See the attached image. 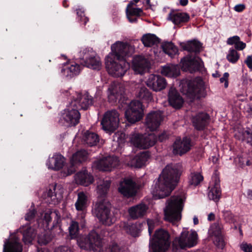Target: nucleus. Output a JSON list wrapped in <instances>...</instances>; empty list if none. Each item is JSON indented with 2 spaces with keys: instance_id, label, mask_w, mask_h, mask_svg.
<instances>
[{
  "instance_id": "obj_1",
  "label": "nucleus",
  "mask_w": 252,
  "mask_h": 252,
  "mask_svg": "<svg viewBox=\"0 0 252 252\" xmlns=\"http://www.w3.org/2000/svg\"><path fill=\"white\" fill-rule=\"evenodd\" d=\"M183 170L180 164L167 165L153 187L152 193L155 199H160L169 195Z\"/></svg>"
},
{
  "instance_id": "obj_2",
  "label": "nucleus",
  "mask_w": 252,
  "mask_h": 252,
  "mask_svg": "<svg viewBox=\"0 0 252 252\" xmlns=\"http://www.w3.org/2000/svg\"><path fill=\"white\" fill-rule=\"evenodd\" d=\"M198 236L196 231L184 228L180 235L176 237L172 242V251H178L186 248H190L196 246L198 243Z\"/></svg>"
},
{
  "instance_id": "obj_3",
  "label": "nucleus",
  "mask_w": 252,
  "mask_h": 252,
  "mask_svg": "<svg viewBox=\"0 0 252 252\" xmlns=\"http://www.w3.org/2000/svg\"><path fill=\"white\" fill-rule=\"evenodd\" d=\"M111 209L110 203L105 199H100L94 205L93 213L101 223L110 226L116 221Z\"/></svg>"
},
{
  "instance_id": "obj_4",
  "label": "nucleus",
  "mask_w": 252,
  "mask_h": 252,
  "mask_svg": "<svg viewBox=\"0 0 252 252\" xmlns=\"http://www.w3.org/2000/svg\"><path fill=\"white\" fill-rule=\"evenodd\" d=\"M184 201L183 196H173L168 200L164 210L165 220L174 223L181 220Z\"/></svg>"
},
{
  "instance_id": "obj_5",
  "label": "nucleus",
  "mask_w": 252,
  "mask_h": 252,
  "mask_svg": "<svg viewBox=\"0 0 252 252\" xmlns=\"http://www.w3.org/2000/svg\"><path fill=\"white\" fill-rule=\"evenodd\" d=\"M78 246L85 250H93L94 252H101L102 243L98 234L91 231L87 236H80L77 238Z\"/></svg>"
},
{
  "instance_id": "obj_6",
  "label": "nucleus",
  "mask_w": 252,
  "mask_h": 252,
  "mask_svg": "<svg viewBox=\"0 0 252 252\" xmlns=\"http://www.w3.org/2000/svg\"><path fill=\"white\" fill-rule=\"evenodd\" d=\"M111 52L106 58L117 60H126L127 57L130 56L135 52L134 45L127 42L118 41L111 47Z\"/></svg>"
},
{
  "instance_id": "obj_7",
  "label": "nucleus",
  "mask_w": 252,
  "mask_h": 252,
  "mask_svg": "<svg viewBox=\"0 0 252 252\" xmlns=\"http://www.w3.org/2000/svg\"><path fill=\"white\" fill-rule=\"evenodd\" d=\"M170 235L162 229L157 230L154 237L150 243V248L153 252H165L170 246Z\"/></svg>"
},
{
  "instance_id": "obj_8",
  "label": "nucleus",
  "mask_w": 252,
  "mask_h": 252,
  "mask_svg": "<svg viewBox=\"0 0 252 252\" xmlns=\"http://www.w3.org/2000/svg\"><path fill=\"white\" fill-rule=\"evenodd\" d=\"M105 65L108 73L115 77L124 76L129 68V64L126 60H117L106 58Z\"/></svg>"
},
{
  "instance_id": "obj_9",
  "label": "nucleus",
  "mask_w": 252,
  "mask_h": 252,
  "mask_svg": "<svg viewBox=\"0 0 252 252\" xmlns=\"http://www.w3.org/2000/svg\"><path fill=\"white\" fill-rule=\"evenodd\" d=\"M76 106L75 102L71 101L62 114L61 120L64 121V124L66 126H74L79 122L80 114Z\"/></svg>"
},
{
  "instance_id": "obj_10",
  "label": "nucleus",
  "mask_w": 252,
  "mask_h": 252,
  "mask_svg": "<svg viewBox=\"0 0 252 252\" xmlns=\"http://www.w3.org/2000/svg\"><path fill=\"white\" fill-rule=\"evenodd\" d=\"M80 56L84 61V65L93 69L99 70L101 68L100 58L91 48H84L80 52Z\"/></svg>"
},
{
  "instance_id": "obj_11",
  "label": "nucleus",
  "mask_w": 252,
  "mask_h": 252,
  "mask_svg": "<svg viewBox=\"0 0 252 252\" xmlns=\"http://www.w3.org/2000/svg\"><path fill=\"white\" fill-rule=\"evenodd\" d=\"M119 116V113L116 110L107 111L101 122L103 129L106 131H114L118 126Z\"/></svg>"
},
{
  "instance_id": "obj_12",
  "label": "nucleus",
  "mask_w": 252,
  "mask_h": 252,
  "mask_svg": "<svg viewBox=\"0 0 252 252\" xmlns=\"http://www.w3.org/2000/svg\"><path fill=\"white\" fill-rule=\"evenodd\" d=\"M119 165L120 160L117 157L108 156L94 161L93 167L103 171H111Z\"/></svg>"
},
{
  "instance_id": "obj_13",
  "label": "nucleus",
  "mask_w": 252,
  "mask_h": 252,
  "mask_svg": "<svg viewBox=\"0 0 252 252\" xmlns=\"http://www.w3.org/2000/svg\"><path fill=\"white\" fill-rule=\"evenodd\" d=\"M125 116L131 123L139 121L143 117L141 103L137 100L132 101L125 112Z\"/></svg>"
},
{
  "instance_id": "obj_14",
  "label": "nucleus",
  "mask_w": 252,
  "mask_h": 252,
  "mask_svg": "<svg viewBox=\"0 0 252 252\" xmlns=\"http://www.w3.org/2000/svg\"><path fill=\"white\" fill-rule=\"evenodd\" d=\"M181 64L183 70L192 73L202 67L203 62L198 57L188 56L181 60Z\"/></svg>"
},
{
  "instance_id": "obj_15",
  "label": "nucleus",
  "mask_w": 252,
  "mask_h": 252,
  "mask_svg": "<svg viewBox=\"0 0 252 252\" xmlns=\"http://www.w3.org/2000/svg\"><path fill=\"white\" fill-rule=\"evenodd\" d=\"M163 120L162 114L159 111L149 113L145 120V126L147 130L154 131L157 130Z\"/></svg>"
},
{
  "instance_id": "obj_16",
  "label": "nucleus",
  "mask_w": 252,
  "mask_h": 252,
  "mask_svg": "<svg viewBox=\"0 0 252 252\" xmlns=\"http://www.w3.org/2000/svg\"><path fill=\"white\" fill-rule=\"evenodd\" d=\"M203 89L202 81L198 82L196 80L189 81L187 86L183 88V93L190 98L193 99L195 97H199V93Z\"/></svg>"
},
{
  "instance_id": "obj_17",
  "label": "nucleus",
  "mask_w": 252,
  "mask_h": 252,
  "mask_svg": "<svg viewBox=\"0 0 252 252\" xmlns=\"http://www.w3.org/2000/svg\"><path fill=\"white\" fill-rule=\"evenodd\" d=\"M124 93L122 85L117 82L112 83L107 89V97L110 102L114 103L121 98Z\"/></svg>"
},
{
  "instance_id": "obj_18",
  "label": "nucleus",
  "mask_w": 252,
  "mask_h": 252,
  "mask_svg": "<svg viewBox=\"0 0 252 252\" xmlns=\"http://www.w3.org/2000/svg\"><path fill=\"white\" fill-rule=\"evenodd\" d=\"M131 67L136 74H142L149 70L150 63L142 56H136L132 60Z\"/></svg>"
},
{
  "instance_id": "obj_19",
  "label": "nucleus",
  "mask_w": 252,
  "mask_h": 252,
  "mask_svg": "<svg viewBox=\"0 0 252 252\" xmlns=\"http://www.w3.org/2000/svg\"><path fill=\"white\" fill-rule=\"evenodd\" d=\"M146 85L153 91H160L165 88L167 83L165 79L159 75L150 74L146 81Z\"/></svg>"
},
{
  "instance_id": "obj_20",
  "label": "nucleus",
  "mask_w": 252,
  "mask_h": 252,
  "mask_svg": "<svg viewBox=\"0 0 252 252\" xmlns=\"http://www.w3.org/2000/svg\"><path fill=\"white\" fill-rule=\"evenodd\" d=\"M220 182V181L219 176L217 174L213 175L209 187L210 190L208 195L210 199L215 202H218L221 196V189Z\"/></svg>"
},
{
  "instance_id": "obj_21",
  "label": "nucleus",
  "mask_w": 252,
  "mask_h": 252,
  "mask_svg": "<svg viewBox=\"0 0 252 252\" xmlns=\"http://www.w3.org/2000/svg\"><path fill=\"white\" fill-rule=\"evenodd\" d=\"M22 250L20 238L16 234L11 235L4 242L3 252H22Z\"/></svg>"
},
{
  "instance_id": "obj_22",
  "label": "nucleus",
  "mask_w": 252,
  "mask_h": 252,
  "mask_svg": "<svg viewBox=\"0 0 252 252\" xmlns=\"http://www.w3.org/2000/svg\"><path fill=\"white\" fill-rule=\"evenodd\" d=\"M149 207L146 204L141 203L129 208L127 211L131 219L137 220L146 216Z\"/></svg>"
},
{
  "instance_id": "obj_23",
  "label": "nucleus",
  "mask_w": 252,
  "mask_h": 252,
  "mask_svg": "<svg viewBox=\"0 0 252 252\" xmlns=\"http://www.w3.org/2000/svg\"><path fill=\"white\" fill-rule=\"evenodd\" d=\"M190 140L187 137L177 139L173 145V152L175 155H182L188 152L191 147Z\"/></svg>"
},
{
  "instance_id": "obj_24",
  "label": "nucleus",
  "mask_w": 252,
  "mask_h": 252,
  "mask_svg": "<svg viewBox=\"0 0 252 252\" xmlns=\"http://www.w3.org/2000/svg\"><path fill=\"white\" fill-rule=\"evenodd\" d=\"M118 190L125 196H132L136 194L135 184L131 179H125L120 183Z\"/></svg>"
},
{
  "instance_id": "obj_25",
  "label": "nucleus",
  "mask_w": 252,
  "mask_h": 252,
  "mask_svg": "<svg viewBox=\"0 0 252 252\" xmlns=\"http://www.w3.org/2000/svg\"><path fill=\"white\" fill-rule=\"evenodd\" d=\"M149 158V154L148 152H143L136 156L134 158L127 157V164L131 167L140 168L144 165Z\"/></svg>"
},
{
  "instance_id": "obj_26",
  "label": "nucleus",
  "mask_w": 252,
  "mask_h": 252,
  "mask_svg": "<svg viewBox=\"0 0 252 252\" xmlns=\"http://www.w3.org/2000/svg\"><path fill=\"white\" fill-rule=\"evenodd\" d=\"M71 101H74L77 103V109H87L92 103V98L87 94H82L75 93Z\"/></svg>"
},
{
  "instance_id": "obj_27",
  "label": "nucleus",
  "mask_w": 252,
  "mask_h": 252,
  "mask_svg": "<svg viewBox=\"0 0 252 252\" xmlns=\"http://www.w3.org/2000/svg\"><path fill=\"white\" fill-rule=\"evenodd\" d=\"M63 189L61 185H52L47 192V196L50 198L53 204L58 203L63 197Z\"/></svg>"
},
{
  "instance_id": "obj_28",
  "label": "nucleus",
  "mask_w": 252,
  "mask_h": 252,
  "mask_svg": "<svg viewBox=\"0 0 252 252\" xmlns=\"http://www.w3.org/2000/svg\"><path fill=\"white\" fill-rule=\"evenodd\" d=\"M168 101L170 104L175 108H180L184 102L183 98L174 88H170L168 92Z\"/></svg>"
},
{
  "instance_id": "obj_29",
  "label": "nucleus",
  "mask_w": 252,
  "mask_h": 252,
  "mask_svg": "<svg viewBox=\"0 0 252 252\" xmlns=\"http://www.w3.org/2000/svg\"><path fill=\"white\" fill-rule=\"evenodd\" d=\"M76 183L84 186H88L93 183L94 181L93 177L86 170H83L78 172L74 177Z\"/></svg>"
},
{
  "instance_id": "obj_30",
  "label": "nucleus",
  "mask_w": 252,
  "mask_h": 252,
  "mask_svg": "<svg viewBox=\"0 0 252 252\" xmlns=\"http://www.w3.org/2000/svg\"><path fill=\"white\" fill-rule=\"evenodd\" d=\"M64 163V158L62 155L55 154L52 157L49 158L46 165L49 168L57 170L63 167Z\"/></svg>"
},
{
  "instance_id": "obj_31",
  "label": "nucleus",
  "mask_w": 252,
  "mask_h": 252,
  "mask_svg": "<svg viewBox=\"0 0 252 252\" xmlns=\"http://www.w3.org/2000/svg\"><path fill=\"white\" fill-rule=\"evenodd\" d=\"M189 19V16L187 13L175 11L171 12L167 17L168 20L171 21L176 25L186 23Z\"/></svg>"
},
{
  "instance_id": "obj_32",
  "label": "nucleus",
  "mask_w": 252,
  "mask_h": 252,
  "mask_svg": "<svg viewBox=\"0 0 252 252\" xmlns=\"http://www.w3.org/2000/svg\"><path fill=\"white\" fill-rule=\"evenodd\" d=\"M209 119V117L206 113H199L193 118V126L197 129H203L208 124Z\"/></svg>"
},
{
  "instance_id": "obj_33",
  "label": "nucleus",
  "mask_w": 252,
  "mask_h": 252,
  "mask_svg": "<svg viewBox=\"0 0 252 252\" xmlns=\"http://www.w3.org/2000/svg\"><path fill=\"white\" fill-rule=\"evenodd\" d=\"M88 195L83 191H80L77 194V199L75 203V207L77 211L86 210L88 205Z\"/></svg>"
},
{
  "instance_id": "obj_34",
  "label": "nucleus",
  "mask_w": 252,
  "mask_h": 252,
  "mask_svg": "<svg viewBox=\"0 0 252 252\" xmlns=\"http://www.w3.org/2000/svg\"><path fill=\"white\" fill-rule=\"evenodd\" d=\"M180 72L179 66L173 64H167L161 70V73L168 77H176L180 75Z\"/></svg>"
},
{
  "instance_id": "obj_35",
  "label": "nucleus",
  "mask_w": 252,
  "mask_h": 252,
  "mask_svg": "<svg viewBox=\"0 0 252 252\" xmlns=\"http://www.w3.org/2000/svg\"><path fill=\"white\" fill-rule=\"evenodd\" d=\"M83 140L90 146L96 145L99 141L97 134L89 131H86L83 136Z\"/></svg>"
},
{
  "instance_id": "obj_36",
  "label": "nucleus",
  "mask_w": 252,
  "mask_h": 252,
  "mask_svg": "<svg viewBox=\"0 0 252 252\" xmlns=\"http://www.w3.org/2000/svg\"><path fill=\"white\" fill-rule=\"evenodd\" d=\"M157 138L155 134L151 133L142 135V141L140 145L141 149H147L155 145L157 141Z\"/></svg>"
},
{
  "instance_id": "obj_37",
  "label": "nucleus",
  "mask_w": 252,
  "mask_h": 252,
  "mask_svg": "<svg viewBox=\"0 0 252 252\" xmlns=\"http://www.w3.org/2000/svg\"><path fill=\"white\" fill-rule=\"evenodd\" d=\"M136 95L143 102H149L153 100L152 93L145 86H140Z\"/></svg>"
},
{
  "instance_id": "obj_38",
  "label": "nucleus",
  "mask_w": 252,
  "mask_h": 252,
  "mask_svg": "<svg viewBox=\"0 0 252 252\" xmlns=\"http://www.w3.org/2000/svg\"><path fill=\"white\" fill-rule=\"evenodd\" d=\"M81 67L79 64L73 63L62 70V72L66 76L71 77L80 73Z\"/></svg>"
},
{
  "instance_id": "obj_39",
  "label": "nucleus",
  "mask_w": 252,
  "mask_h": 252,
  "mask_svg": "<svg viewBox=\"0 0 252 252\" xmlns=\"http://www.w3.org/2000/svg\"><path fill=\"white\" fill-rule=\"evenodd\" d=\"M141 41L145 46L151 47L159 42L158 38L154 34L147 33L143 35Z\"/></svg>"
},
{
  "instance_id": "obj_40",
  "label": "nucleus",
  "mask_w": 252,
  "mask_h": 252,
  "mask_svg": "<svg viewBox=\"0 0 252 252\" xmlns=\"http://www.w3.org/2000/svg\"><path fill=\"white\" fill-rule=\"evenodd\" d=\"M140 223L127 224L125 226V230L126 232L133 237H137L139 235L141 228Z\"/></svg>"
},
{
  "instance_id": "obj_41",
  "label": "nucleus",
  "mask_w": 252,
  "mask_h": 252,
  "mask_svg": "<svg viewBox=\"0 0 252 252\" xmlns=\"http://www.w3.org/2000/svg\"><path fill=\"white\" fill-rule=\"evenodd\" d=\"M97 191L100 195H105L110 186L111 182L109 180L99 179L97 182Z\"/></svg>"
},
{
  "instance_id": "obj_42",
  "label": "nucleus",
  "mask_w": 252,
  "mask_h": 252,
  "mask_svg": "<svg viewBox=\"0 0 252 252\" xmlns=\"http://www.w3.org/2000/svg\"><path fill=\"white\" fill-rule=\"evenodd\" d=\"M184 50L191 52H198L201 48V44L199 41L192 40L184 43L182 45Z\"/></svg>"
},
{
  "instance_id": "obj_43",
  "label": "nucleus",
  "mask_w": 252,
  "mask_h": 252,
  "mask_svg": "<svg viewBox=\"0 0 252 252\" xmlns=\"http://www.w3.org/2000/svg\"><path fill=\"white\" fill-rule=\"evenodd\" d=\"M88 153L85 150H80L73 154L71 158V162L73 166L85 161L87 158Z\"/></svg>"
},
{
  "instance_id": "obj_44",
  "label": "nucleus",
  "mask_w": 252,
  "mask_h": 252,
  "mask_svg": "<svg viewBox=\"0 0 252 252\" xmlns=\"http://www.w3.org/2000/svg\"><path fill=\"white\" fill-rule=\"evenodd\" d=\"M164 52L173 58L178 52L177 48L172 42H165L162 45Z\"/></svg>"
},
{
  "instance_id": "obj_45",
  "label": "nucleus",
  "mask_w": 252,
  "mask_h": 252,
  "mask_svg": "<svg viewBox=\"0 0 252 252\" xmlns=\"http://www.w3.org/2000/svg\"><path fill=\"white\" fill-rule=\"evenodd\" d=\"M203 180L202 175L198 172L191 173L189 178V183L190 186L195 187L199 185Z\"/></svg>"
},
{
  "instance_id": "obj_46",
  "label": "nucleus",
  "mask_w": 252,
  "mask_h": 252,
  "mask_svg": "<svg viewBox=\"0 0 252 252\" xmlns=\"http://www.w3.org/2000/svg\"><path fill=\"white\" fill-rule=\"evenodd\" d=\"M221 226L218 223L212 224L208 230V234L210 237H215L221 235Z\"/></svg>"
},
{
  "instance_id": "obj_47",
  "label": "nucleus",
  "mask_w": 252,
  "mask_h": 252,
  "mask_svg": "<svg viewBox=\"0 0 252 252\" xmlns=\"http://www.w3.org/2000/svg\"><path fill=\"white\" fill-rule=\"evenodd\" d=\"M68 231L71 239L76 238L79 231L78 223L75 220H71L68 227Z\"/></svg>"
},
{
  "instance_id": "obj_48",
  "label": "nucleus",
  "mask_w": 252,
  "mask_h": 252,
  "mask_svg": "<svg viewBox=\"0 0 252 252\" xmlns=\"http://www.w3.org/2000/svg\"><path fill=\"white\" fill-rule=\"evenodd\" d=\"M23 241L26 244L32 242L33 239L35 237V234L33 232V229L31 227L28 228L23 233Z\"/></svg>"
},
{
  "instance_id": "obj_49",
  "label": "nucleus",
  "mask_w": 252,
  "mask_h": 252,
  "mask_svg": "<svg viewBox=\"0 0 252 252\" xmlns=\"http://www.w3.org/2000/svg\"><path fill=\"white\" fill-rule=\"evenodd\" d=\"M240 57L237 51L233 48H230L226 56V59L231 63H236Z\"/></svg>"
},
{
  "instance_id": "obj_50",
  "label": "nucleus",
  "mask_w": 252,
  "mask_h": 252,
  "mask_svg": "<svg viewBox=\"0 0 252 252\" xmlns=\"http://www.w3.org/2000/svg\"><path fill=\"white\" fill-rule=\"evenodd\" d=\"M133 4V1H131L127 5L126 8V14L132 16H139L142 12V9L139 8H133L132 5Z\"/></svg>"
},
{
  "instance_id": "obj_51",
  "label": "nucleus",
  "mask_w": 252,
  "mask_h": 252,
  "mask_svg": "<svg viewBox=\"0 0 252 252\" xmlns=\"http://www.w3.org/2000/svg\"><path fill=\"white\" fill-rule=\"evenodd\" d=\"M142 138V135H139L138 134H133L130 136V142L135 147L140 148Z\"/></svg>"
},
{
  "instance_id": "obj_52",
  "label": "nucleus",
  "mask_w": 252,
  "mask_h": 252,
  "mask_svg": "<svg viewBox=\"0 0 252 252\" xmlns=\"http://www.w3.org/2000/svg\"><path fill=\"white\" fill-rule=\"evenodd\" d=\"M54 216L57 217L58 218H59L58 212L55 211L52 212L50 210H48L44 213L43 220L45 221L47 224H48L49 222L51 221L52 218Z\"/></svg>"
},
{
  "instance_id": "obj_53",
  "label": "nucleus",
  "mask_w": 252,
  "mask_h": 252,
  "mask_svg": "<svg viewBox=\"0 0 252 252\" xmlns=\"http://www.w3.org/2000/svg\"><path fill=\"white\" fill-rule=\"evenodd\" d=\"M214 244L218 248L222 249L224 246V242L221 235L215 237H211Z\"/></svg>"
},
{
  "instance_id": "obj_54",
  "label": "nucleus",
  "mask_w": 252,
  "mask_h": 252,
  "mask_svg": "<svg viewBox=\"0 0 252 252\" xmlns=\"http://www.w3.org/2000/svg\"><path fill=\"white\" fill-rule=\"evenodd\" d=\"M80 212L77 214V219L78 220H80V223L82 226L84 225L85 223V218L86 217V210L79 211Z\"/></svg>"
},
{
  "instance_id": "obj_55",
  "label": "nucleus",
  "mask_w": 252,
  "mask_h": 252,
  "mask_svg": "<svg viewBox=\"0 0 252 252\" xmlns=\"http://www.w3.org/2000/svg\"><path fill=\"white\" fill-rule=\"evenodd\" d=\"M126 135L124 133L121 132H117L115 134L114 138L117 139L119 144L125 142Z\"/></svg>"
},
{
  "instance_id": "obj_56",
  "label": "nucleus",
  "mask_w": 252,
  "mask_h": 252,
  "mask_svg": "<svg viewBox=\"0 0 252 252\" xmlns=\"http://www.w3.org/2000/svg\"><path fill=\"white\" fill-rule=\"evenodd\" d=\"M126 250L124 247H121L117 244H114L112 245L111 252H125Z\"/></svg>"
},
{
  "instance_id": "obj_57",
  "label": "nucleus",
  "mask_w": 252,
  "mask_h": 252,
  "mask_svg": "<svg viewBox=\"0 0 252 252\" xmlns=\"http://www.w3.org/2000/svg\"><path fill=\"white\" fill-rule=\"evenodd\" d=\"M35 211L34 208L30 209L25 216V219L28 221L32 220L35 217Z\"/></svg>"
},
{
  "instance_id": "obj_58",
  "label": "nucleus",
  "mask_w": 252,
  "mask_h": 252,
  "mask_svg": "<svg viewBox=\"0 0 252 252\" xmlns=\"http://www.w3.org/2000/svg\"><path fill=\"white\" fill-rule=\"evenodd\" d=\"M240 248L244 252H252V245L250 244L243 243Z\"/></svg>"
},
{
  "instance_id": "obj_59",
  "label": "nucleus",
  "mask_w": 252,
  "mask_h": 252,
  "mask_svg": "<svg viewBox=\"0 0 252 252\" xmlns=\"http://www.w3.org/2000/svg\"><path fill=\"white\" fill-rule=\"evenodd\" d=\"M147 224L148 225L149 233L151 235L156 226V222L152 220L149 219L147 220Z\"/></svg>"
},
{
  "instance_id": "obj_60",
  "label": "nucleus",
  "mask_w": 252,
  "mask_h": 252,
  "mask_svg": "<svg viewBox=\"0 0 252 252\" xmlns=\"http://www.w3.org/2000/svg\"><path fill=\"white\" fill-rule=\"evenodd\" d=\"M50 241V239L47 236H39L38 238V242L41 245H46Z\"/></svg>"
},
{
  "instance_id": "obj_61",
  "label": "nucleus",
  "mask_w": 252,
  "mask_h": 252,
  "mask_svg": "<svg viewBox=\"0 0 252 252\" xmlns=\"http://www.w3.org/2000/svg\"><path fill=\"white\" fill-rule=\"evenodd\" d=\"M239 40L240 37L238 36L235 35L228 38L227 40V43L229 45L234 44L235 45Z\"/></svg>"
},
{
  "instance_id": "obj_62",
  "label": "nucleus",
  "mask_w": 252,
  "mask_h": 252,
  "mask_svg": "<svg viewBox=\"0 0 252 252\" xmlns=\"http://www.w3.org/2000/svg\"><path fill=\"white\" fill-rule=\"evenodd\" d=\"M229 77V74L227 72H225L223 76L220 78V82L222 83H224V87L227 88L228 86V79Z\"/></svg>"
},
{
  "instance_id": "obj_63",
  "label": "nucleus",
  "mask_w": 252,
  "mask_h": 252,
  "mask_svg": "<svg viewBox=\"0 0 252 252\" xmlns=\"http://www.w3.org/2000/svg\"><path fill=\"white\" fill-rule=\"evenodd\" d=\"M246 46V43H244L242 41H241L240 40L235 45V48L239 50H242L244 48H245Z\"/></svg>"
},
{
  "instance_id": "obj_64",
  "label": "nucleus",
  "mask_w": 252,
  "mask_h": 252,
  "mask_svg": "<svg viewBox=\"0 0 252 252\" xmlns=\"http://www.w3.org/2000/svg\"><path fill=\"white\" fill-rule=\"evenodd\" d=\"M245 63L247 65L248 67L252 69V56H248L246 59V60L245 61Z\"/></svg>"
}]
</instances>
